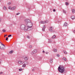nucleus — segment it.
I'll return each instance as SVG.
<instances>
[{"instance_id":"1","label":"nucleus","mask_w":75,"mask_h":75,"mask_svg":"<svg viewBox=\"0 0 75 75\" xmlns=\"http://www.w3.org/2000/svg\"><path fill=\"white\" fill-rule=\"evenodd\" d=\"M32 25L31 26H26L25 25L22 24L21 26V28L22 30H25V31H29L31 30V28L33 26V23H31Z\"/></svg>"},{"instance_id":"2","label":"nucleus","mask_w":75,"mask_h":75,"mask_svg":"<svg viewBox=\"0 0 75 75\" xmlns=\"http://www.w3.org/2000/svg\"><path fill=\"white\" fill-rule=\"evenodd\" d=\"M65 70V68L62 66L60 65L58 68V71L62 74L64 73Z\"/></svg>"},{"instance_id":"3","label":"nucleus","mask_w":75,"mask_h":75,"mask_svg":"<svg viewBox=\"0 0 75 75\" xmlns=\"http://www.w3.org/2000/svg\"><path fill=\"white\" fill-rule=\"evenodd\" d=\"M49 31L51 32L54 33V27H50Z\"/></svg>"},{"instance_id":"4","label":"nucleus","mask_w":75,"mask_h":75,"mask_svg":"<svg viewBox=\"0 0 75 75\" xmlns=\"http://www.w3.org/2000/svg\"><path fill=\"white\" fill-rule=\"evenodd\" d=\"M25 22L26 25H27V23H30L31 21L29 19H26L25 20Z\"/></svg>"},{"instance_id":"5","label":"nucleus","mask_w":75,"mask_h":75,"mask_svg":"<svg viewBox=\"0 0 75 75\" xmlns=\"http://www.w3.org/2000/svg\"><path fill=\"white\" fill-rule=\"evenodd\" d=\"M18 65H22L23 64V62L21 60H19L18 62Z\"/></svg>"},{"instance_id":"6","label":"nucleus","mask_w":75,"mask_h":75,"mask_svg":"<svg viewBox=\"0 0 75 75\" xmlns=\"http://www.w3.org/2000/svg\"><path fill=\"white\" fill-rule=\"evenodd\" d=\"M16 8V7H11L10 6L9 7V9H10V10H15Z\"/></svg>"},{"instance_id":"7","label":"nucleus","mask_w":75,"mask_h":75,"mask_svg":"<svg viewBox=\"0 0 75 75\" xmlns=\"http://www.w3.org/2000/svg\"><path fill=\"white\" fill-rule=\"evenodd\" d=\"M48 22V21H41L40 22V24H45V23H47Z\"/></svg>"},{"instance_id":"8","label":"nucleus","mask_w":75,"mask_h":75,"mask_svg":"<svg viewBox=\"0 0 75 75\" xmlns=\"http://www.w3.org/2000/svg\"><path fill=\"white\" fill-rule=\"evenodd\" d=\"M0 48L1 50H4L5 49V45H3L2 46L0 47Z\"/></svg>"},{"instance_id":"9","label":"nucleus","mask_w":75,"mask_h":75,"mask_svg":"<svg viewBox=\"0 0 75 75\" xmlns=\"http://www.w3.org/2000/svg\"><path fill=\"white\" fill-rule=\"evenodd\" d=\"M28 59V57L27 56H25L24 58V59L26 61H27V60Z\"/></svg>"},{"instance_id":"10","label":"nucleus","mask_w":75,"mask_h":75,"mask_svg":"<svg viewBox=\"0 0 75 75\" xmlns=\"http://www.w3.org/2000/svg\"><path fill=\"white\" fill-rule=\"evenodd\" d=\"M73 14H74L75 13V10L74 9H73L72 11Z\"/></svg>"},{"instance_id":"11","label":"nucleus","mask_w":75,"mask_h":75,"mask_svg":"<svg viewBox=\"0 0 75 75\" xmlns=\"http://www.w3.org/2000/svg\"><path fill=\"white\" fill-rule=\"evenodd\" d=\"M71 19H75V16H72L71 17Z\"/></svg>"},{"instance_id":"12","label":"nucleus","mask_w":75,"mask_h":75,"mask_svg":"<svg viewBox=\"0 0 75 75\" xmlns=\"http://www.w3.org/2000/svg\"><path fill=\"white\" fill-rule=\"evenodd\" d=\"M24 64H25L26 65H27V64H28V62L26 61L24 62Z\"/></svg>"},{"instance_id":"13","label":"nucleus","mask_w":75,"mask_h":75,"mask_svg":"<svg viewBox=\"0 0 75 75\" xmlns=\"http://www.w3.org/2000/svg\"><path fill=\"white\" fill-rule=\"evenodd\" d=\"M63 60H64V61H67V59L64 57L62 58Z\"/></svg>"},{"instance_id":"14","label":"nucleus","mask_w":75,"mask_h":75,"mask_svg":"<svg viewBox=\"0 0 75 75\" xmlns=\"http://www.w3.org/2000/svg\"><path fill=\"white\" fill-rule=\"evenodd\" d=\"M52 60H53V59H51L50 60V62L51 63H52L53 62Z\"/></svg>"},{"instance_id":"15","label":"nucleus","mask_w":75,"mask_h":75,"mask_svg":"<svg viewBox=\"0 0 75 75\" xmlns=\"http://www.w3.org/2000/svg\"><path fill=\"white\" fill-rule=\"evenodd\" d=\"M63 52L65 54H67V52L65 50L63 51Z\"/></svg>"},{"instance_id":"16","label":"nucleus","mask_w":75,"mask_h":75,"mask_svg":"<svg viewBox=\"0 0 75 75\" xmlns=\"http://www.w3.org/2000/svg\"><path fill=\"white\" fill-rule=\"evenodd\" d=\"M68 25V24H67V23H65L64 25V26H65L66 27V26H67V25Z\"/></svg>"},{"instance_id":"17","label":"nucleus","mask_w":75,"mask_h":75,"mask_svg":"<svg viewBox=\"0 0 75 75\" xmlns=\"http://www.w3.org/2000/svg\"><path fill=\"white\" fill-rule=\"evenodd\" d=\"M37 52V51L36 50H34L33 51V52H34V53H36V52Z\"/></svg>"},{"instance_id":"18","label":"nucleus","mask_w":75,"mask_h":75,"mask_svg":"<svg viewBox=\"0 0 75 75\" xmlns=\"http://www.w3.org/2000/svg\"><path fill=\"white\" fill-rule=\"evenodd\" d=\"M53 51L54 52H57V49H54L53 50Z\"/></svg>"},{"instance_id":"19","label":"nucleus","mask_w":75,"mask_h":75,"mask_svg":"<svg viewBox=\"0 0 75 75\" xmlns=\"http://www.w3.org/2000/svg\"><path fill=\"white\" fill-rule=\"evenodd\" d=\"M22 67H23V68L25 67V64H23L22 65Z\"/></svg>"},{"instance_id":"20","label":"nucleus","mask_w":75,"mask_h":75,"mask_svg":"<svg viewBox=\"0 0 75 75\" xmlns=\"http://www.w3.org/2000/svg\"><path fill=\"white\" fill-rule=\"evenodd\" d=\"M4 10H7V8H6V6H4Z\"/></svg>"},{"instance_id":"21","label":"nucleus","mask_w":75,"mask_h":75,"mask_svg":"<svg viewBox=\"0 0 75 75\" xmlns=\"http://www.w3.org/2000/svg\"><path fill=\"white\" fill-rule=\"evenodd\" d=\"M3 45V44L1 42L0 43V47H1V46H2V45Z\"/></svg>"},{"instance_id":"22","label":"nucleus","mask_w":75,"mask_h":75,"mask_svg":"<svg viewBox=\"0 0 75 75\" xmlns=\"http://www.w3.org/2000/svg\"><path fill=\"white\" fill-rule=\"evenodd\" d=\"M13 52V51L11 50L10 52H9V54H12V53Z\"/></svg>"},{"instance_id":"23","label":"nucleus","mask_w":75,"mask_h":75,"mask_svg":"<svg viewBox=\"0 0 75 75\" xmlns=\"http://www.w3.org/2000/svg\"><path fill=\"white\" fill-rule=\"evenodd\" d=\"M66 5L68 6L69 4V3H68L67 2H66L65 3Z\"/></svg>"},{"instance_id":"24","label":"nucleus","mask_w":75,"mask_h":75,"mask_svg":"<svg viewBox=\"0 0 75 75\" xmlns=\"http://www.w3.org/2000/svg\"><path fill=\"white\" fill-rule=\"evenodd\" d=\"M63 12H64V13L65 14L66 13V11L63 10Z\"/></svg>"},{"instance_id":"25","label":"nucleus","mask_w":75,"mask_h":75,"mask_svg":"<svg viewBox=\"0 0 75 75\" xmlns=\"http://www.w3.org/2000/svg\"><path fill=\"white\" fill-rule=\"evenodd\" d=\"M55 38V35H54L53 36H52V38Z\"/></svg>"},{"instance_id":"26","label":"nucleus","mask_w":75,"mask_h":75,"mask_svg":"<svg viewBox=\"0 0 75 75\" xmlns=\"http://www.w3.org/2000/svg\"><path fill=\"white\" fill-rule=\"evenodd\" d=\"M34 54H35L34 52H32L31 53V54H32V55Z\"/></svg>"},{"instance_id":"27","label":"nucleus","mask_w":75,"mask_h":75,"mask_svg":"<svg viewBox=\"0 0 75 75\" xmlns=\"http://www.w3.org/2000/svg\"><path fill=\"white\" fill-rule=\"evenodd\" d=\"M49 43H51V40H49Z\"/></svg>"},{"instance_id":"28","label":"nucleus","mask_w":75,"mask_h":75,"mask_svg":"<svg viewBox=\"0 0 75 75\" xmlns=\"http://www.w3.org/2000/svg\"><path fill=\"white\" fill-rule=\"evenodd\" d=\"M12 37V36L11 35H9L8 36V37Z\"/></svg>"},{"instance_id":"29","label":"nucleus","mask_w":75,"mask_h":75,"mask_svg":"<svg viewBox=\"0 0 75 75\" xmlns=\"http://www.w3.org/2000/svg\"><path fill=\"white\" fill-rule=\"evenodd\" d=\"M2 31L3 32H4V33H5V32H6V30H5L4 29L2 30Z\"/></svg>"},{"instance_id":"30","label":"nucleus","mask_w":75,"mask_h":75,"mask_svg":"<svg viewBox=\"0 0 75 75\" xmlns=\"http://www.w3.org/2000/svg\"><path fill=\"white\" fill-rule=\"evenodd\" d=\"M10 4H11V2H8V5H10Z\"/></svg>"},{"instance_id":"31","label":"nucleus","mask_w":75,"mask_h":75,"mask_svg":"<svg viewBox=\"0 0 75 75\" xmlns=\"http://www.w3.org/2000/svg\"><path fill=\"white\" fill-rule=\"evenodd\" d=\"M33 47V46H32V45H30L29 46V48H32V47Z\"/></svg>"},{"instance_id":"32","label":"nucleus","mask_w":75,"mask_h":75,"mask_svg":"<svg viewBox=\"0 0 75 75\" xmlns=\"http://www.w3.org/2000/svg\"><path fill=\"white\" fill-rule=\"evenodd\" d=\"M6 41H8V37L6 38Z\"/></svg>"},{"instance_id":"33","label":"nucleus","mask_w":75,"mask_h":75,"mask_svg":"<svg viewBox=\"0 0 75 75\" xmlns=\"http://www.w3.org/2000/svg\"><path fill=\"white\" fill-rule=\"evenodd\" d=\"M44 30H45V28H43L42 29V30L44 31Z\"/></svg>"},{"instance_id":"34","label":"nucleus","mask_w":75,"mask_h":75,"mask_svg":"<svg viewBox=\"0 0 75 75\" xmlns=\"http://www.w3.org/2000/svg\"><path fill=\"white\" fill-rule=\"evenodd\" d=\"M43 28H45V25H44L43 26Z\"/></svg>"},{"instance_id":"35","label":"nucleus","mask_w":75,"mask_h":75,"mask_svg":"<svg viewBox=\"0 0 75 75\" xmlns=\"http://www.w3.org/2000/svg\"><path fill=\"white\" fill-rule=\"evenodd\" d=\"M19 71H22V69H19Z\"/></svg>"},{"instance_id":"36","label":"nucleus","mask_w":75,"mask_h":75,"mask_svg":"<svg viewBox=\"0 0 75 75\" xmlns=\"http://www.w3.org/2000/svg\"><path fill=\"white\" fill-rule=\"evenodd\" d=\"M1 61H2V60L1 59H0V64H1Z\"/></svg>"},{"instance_id":"37","label":"nucleus","mask_w":75,"mask_h":75,"mask_svg":"<svg viewBox=\"0 0 75 75\" xmlns=\"http://www.w3.org/2000/svg\"><path fill=\"white\" fill-rule=\"evenodd\" d=\"M57 57H59V54H57Z\"/></svg>"},{"instance_id":"38","label":"nucleus","mask_w":75,"mask_h":75,"mask_svg":"<svg viewBox=\"0 0 75 75\" xmlns=\"http://www.w3.org/2000/svg\"><path fill=\"white\" fill-rule=\"evenodd\" d=\"M53 11L54 12H55V11H55V9H54L53 10Z\"/></svg>"},{"instance_id":"39","label":"nucleus","mask_w":75,"mask_h":75,"mask_svg":"<svg viewBox=\"0 0 75 75\" xmlns=\"http://www.w3.org/2000/svg\"><path fill=\"white\" fill-rule=\"evenodd\" d=\"M27 38H30V37H29V36H28L27 37Z\"/></svg>"},{"instance_id":"40","label":"nucleus","mask_w":75,"mask_h":75,"mask_svg":"<svg viewBox=\"0 0 75 75\" xmlns=\"http://www.w3.org/2000/svg\"><path fill=\"white\" fill-rule=\"evenodd\" d=\"M35 71V69H32V71Z\"/></svg>"},{"instance_id":"41","label":"nucleus","mask_w":75,"mask_h":75,"mask_svg":"<svg viewBox=\"0 0 75 75\" xmlns=\"http://www.w3.org/2000/svg\"><path fill=\"white\" fill-rule=\"evenodd\" d=\"M18 14H20V13H18L16 14V15H18Z\"/></svg>"},{"instance_id":"42","label":"nucleus","mask_w":75,"mask_h":75,"mask_svg":"<svg viewBox=\"0 0 75 75\" xmlns=\"http://www.w3.org/2000/svg\"><path fill=\"white\" fill-rule=\"evenodd\" d=\"M3 74V72H1L0 73V74Z\"/></svg>"},{"instance_id":"43","label":"nucleus","mask_w":75,"mask_h":75,"mask_svg":"<svg viewBox=\"0 0 75 75\" xmlns=\"http://www.w3.org/2000/svg\"><path fill=\"white\" fill-rule=\"evenodd\" d=\"M46 54H48V52H46Z\"/></svg>"},{"instance_id":"44","label":"nucleus","mask_w":75,"mask_h":75,"mask_svg":"<svg viewBox=\"0 0 75 75\" xmlns=\"http://www.w3.org/2000/svg\"><path fill=\"white\" fill-rule=\"evenodd\" d=\"M43 53H45V51H43Z\"/></svg>"},{"instance_id":"45","label":"nucleus","mask_w":75,"mask_h":75,"mask_svg":"<svg viewBox=\"0 0 75 75\" xmlns=\"http://www.w3.org/2000/svg\"><path fill=\"white\" fill-rule=\"evenodd\" d=\"M71 55H72V54L70 53Z\"/></svg>"},{"instance_id":"46","label":"nucleus","mask_w":75,"mask_h":75,"mask_svg":"<svg viewBox=\"0 0 75 75\" xmlns=\"http://www.w3.org/2000/svg\"><path fill=\"white\" fill-rule=\"evenodd\" d=\"M1 21V19H0V22Z\"/></svg>"},{"instance_id":"47","label":"nucleus","mask_w":75,"mask_h":75,"mask_svg":"<svg viewBox=\"0 0 75 75\" xmlns=\"http://www.w3.org/2000/svg\"><path fill=\"white\" fill-rule=\"evenodd\" d=\"M4 36H6V35H4Z\"/></svg>"},{"instance_id":"48","label":"nucleus","mask_w":75,"mask_h":75,"mask_svg":"<svg viewBox=\"0 0 75 75\" xmlns=\"http://www.w3.org/2000/svg\"><path fill=\"white\" fill-rule=\"evenodd\" d=\"M6 36H7V35H6Z\"/></svg>"},{"instance_id":"49","label":"nucleus","mask_w":75,"mask_h":75,"mask_svg":"<svg viewBox=\"0 0 75 75\" xmlns=\"http://www.w3.org/2000/svg\"><path fill=\"white\" fill-rule=\"evenodd\" d=\"M4 37H5V38L6 37V36H4Z\"/></svg>"}]
</instances>
